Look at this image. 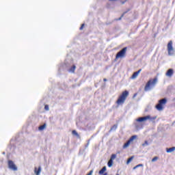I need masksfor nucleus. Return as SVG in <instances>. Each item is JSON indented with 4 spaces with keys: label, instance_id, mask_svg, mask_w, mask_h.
Returning a JSON list of instances; mask_svg holds the SVG:
<instances>
[{
    "label": "nucleus",
    "instance_id": "obj_2",
    "mask_svg": "<svg viewBox=\"0 0 175 175\" xmlns=\"http://www.w3.org/2000/svg\"><path fill=\"white\" fill-rule=\"evenodd\" d=\"M158 81L157 78H154L153 79L149 80L144 88V91H150L152 87H154L155 84H157Z\"/></svg>",
    "mask_w": 175,
    "mask_h": 175
},
{
    "label": "nucleus",
    "instance_id": "obj_12",
    "mask_svg": "<svg viewBox=\"0 0 175 175\" xmlns=\"http://www.w3.org/2000/svg\"><path fill=\"white\" fill-rule=\"evenodd\" d=\"M76 70V66L73 65L69 70L68 72L71 73H75V71Z\"/></svg>",
    "mask_w": 175,
    "mask_h": 175
},
{
    "label": "nucleus",
    "instance_id": "obj_18",
    "mask_svg": "<svg viewBox=\"0 0 175 175\" xmlns=\"http://www.w3.org/2000/svg\"><path fill=\"white\" fill-rule=\"evenodd\" d=\"M133 158H135V157H133V156H132L131 157L129 158V159H127L126 163H131V161L133 159Z\"/></svg>",
    "mask_w": 175,
    "mask_h": 175
},
{
    "label": "nucleus",
    "instance_id": "obj_19",
    "mask_svg": "<svg viewBox=\"0 0 175 175\" xmlns=\"http://www.w3.org/2000/svg\"><path fill=\"white\" fill-rule=\"evenodd\" d=\"M116 157H117L116 154H111L110 159H111V161H114V159H115Z\"/></svg>",
    "mask_w": 175,
    "mask_h": 175
},
{
    "label": "nucleus",
    "instance_id": "obj_15",
    "mask_svg": "<svg viewBox=\"0 0 175 175\" xmlns=\"http://www.w3.org/2000/svg\"><path fill=\"white\" fill-rule=\"evenodd\" d=\"M107 165H108L109 167H111L113 166V160L109 159V161H108Z\"/></svg>",
    "mask_w": 175,
    "mask_h": 175
},
{
    "label": "nucleus",
    "instance_id": "obj_5",
    "mask_svg": "<svg viewBox=\"0 0 175 175\" xmlns=\"http://www.w3.org/2000/svg\"><path fill=\"white\" fill-rule=\"evenodd\" d=\"M167 49L168 51V55H173L174 53V49H173V41L170 40L167 45Z\"/></svg>",
    "mask_w": 175,
    "mask_h": 175
},
{
    "label": "nucleus",
    "instance_id": "obj_7",
    "mask_svg": "<svg viewBox=\"0 0 175 175\" xmlns=\"http://www.w3.org/2000/svg\"><path fill=\"white\" fill-rule=\"evenodd\" d=\"M136 137H137V135H133L130 137V139L126 142V143H125L123 145V148H128V147H129V146L131 145V144L132 143V142H133V140H135V139H136Z\"/></svg>",
    "mask_w": 175,
    "mask_h": 175
},
{
    "label": "nucleus",
    "instance_id": "obj_21",
    "mask_svg": "<svg viewBox=\"0 0 175 175\" xmlns=\"http://www.w3.org/2000/svg\"><path fill=\"white\" fill-rule=\"evenodd\" d=\"M146 146H148V142L145 141L144 144H142V147H146Z\"/></svg>",
    "mask_w": 175,
    "mask_h": 175
},
{
    "label": "nucleus",
    "instance_id": "obj_23",
    "mask_svg": "<svg viewBox=\"0 0 175 175\" xmlns=\"http://www.w3.org/2000/svg\"><path fill=\"white\" fill-rule=\"evenodd\" d=\"M155 161H158V157H154L152 159V162H155Z\"/></svg>",
    "mask_w": 175,
    "mask_h": 175
},
{
    "label": "nucleus",
    "instance_id": "obj_22",
    "mask_svg": "<svg viewBox=\"0 0 175 175\" xmlns=\"http://www.w3.org/2000/svg\"><path fill=\"white\" fill-rule=\"evenodd\" d=\"M85 26V25L84 23H83L81 26V27L79 28L80 31H83L84 27Z\"/></svg>",
    "mask_w": 175,
    "mask_h": 175
},
{
    "label": "nucleus",
    "instance_id": "obj_28",
    "mask_svg": "<svg viewBox=\"0 0 175 175\" xmlns=\"http://www.w3.org/2000/svg\"><path fill=\"white\" fill-rule=\"evenodd\" d=\"M103 81H107V79L106 78H105V79H103Z\"/></svg>",
    "mask_w": 175,
    "mask_h": 175
},
{
    "label": "nucleus",
    "instance_id": "obj_11",
    "mask_svg": "<svg viewBox=\"0 0 175 175\" xmlns=\"http://www.w3.org/2000/svg\"><path fill=\"white\" fill-rule=\"evenodd\" d=\"M140 72H142V69H139L138 71L135 72L133 74L131 79H136V77H137L139 76V73H140Z\"/></svg>",
    "mask_w": 175,
    "mask_h": 175
},
{
    "label": "nucleus",
    "instance_id": "obj_10",
    "mask_svg": "<svg viewBox=\"0 0 175 175\" xmlns=\"http://www.w3.org/2000/svg\"><path fill=\"white\" fill-rule=\"evenodd\" d=\"M40 172H42V167L39 166L38 168V167H35L34 173L36 175H40Z\"/></svg>",
    "mask_w": 175,
    "mask_h": 175
},
{
    "label": "nucleus",
    "instance_id": "obj_25",
    "mask_svg": "<svg viewBox=\"0 0 175 175\" xmlns=\"http://www.w3.org/2000/svg\"><path fill=\"white\" fill-rule=\"evenodd\" d=\"M92 173H94V170H90V172L88 173L86 175H92Z\"/></svg>",
    "mask_w": 175,
    "mask_h": 175
},
{
    "label": "nucleus",
    "instance_id": "obj_20",
    "mask_svg": "<svg viewBox=\"0 0 175 175\" xmlns=\"http://www.w3.org/2000/svg\"><path fill=\"white\" fill-rule=\"evenodd\" d=\"M143 166V164H138L136 166H135L133 167V170H135V169H137V167H142Z\"/></svg>",
    "mask_w": 175,
    "mask_h": 175
},
{
    "label": "nucleus",
    "instance_id": "obj_1",
    "mask_svg": "<svg viewBox=\"0 0 175 175\" xmlns=\"http://www.w3.org/2000/svg\"><path fill=\"white\" fill-rule=\"evenodd\" d=\"M128 96H129V92H128V90L122 92V94L118 97V100H116V105H124Z\"/></svg>",
    "mask_w": 175,
    "mask_h": 175
},
{
    "label": "nucleus",
    "instance_id": "obj_17",
    "mask_svg": "<svg viewBox=\"0 0 175 175\" xmlns=\"http://www.w3.org/2000/svg\"><path fill=\"white\" fill-rule=\"evenodd\" d=\"M118 128V125L117 124H114L110 129V131H116V129H117Z\"/></svg>",
    "mask_w": 175,
    "mask_h": 175
},
{
    "label": "nucleus",
    "instance_id": "obj_26",
    "mask_svg": "<svg viewBox=\"0 0 175 175\" xmlns=\"http://www.w3.org/2000/svg\"><path fill=\"white\" fill-rule=\"evenodd\" d=\"M44 109H45V110L49 111V105H45Z\"/></svg>",
    "mask_w": 175,
    "mask_h": 175
},
{
    "label": "nucleus",
    "instance_id": "obj_8",
    "mask_svg": "<svg viewBox=\"0 0 175 175\" xmlns=\"http://www.w3.org/2000/svg\"><path fill=\"white\" fill-rule=\"evenodd\" d=\"M8 167L9 169H11V170H14L16 172L17 170V166H16V164H14V162L13 161H8Z\"/></svg>",
    "mask_w": 175,
    "mask_h": 175
},
{
    "label": "nucleus",
    "instance_id": "obj_14",
    "mask_svg": "<svg viewBox=\"0 0 175 175\" xmlns=\"http://www.w3.org/2000/svg\"><path fill=\"white\" fill-rule=\"evenodd\" d=\"M174 150H175V147L170 148L167 149V152H173V151H174Z\"/></svg>",
    "mask_w": 175,
    "mask_h": 175
},
{
    "label": "nucleus",
    "instance_id": "obj_13",
    "mask_svg": "<svg viewBox=\"0 0 175 175\" xmlns=\"http://www.w3.org/2000/svg\"><path fill=\"white\" fill-rule=\"evenodd\" d=\"M46 129V124H44L38 127L39 131H43Z\"/></svg>",
    "mask_w": 175,
    "mask_h": 175
},
{
    "label": "nucleus",
    "instance_id": "obj_27",
    "mask_svg": "<svg viewBox=\"0 0 175 175\" xmlns=\"http://www.w3.org/2000/svg\"><path fill=\"white\" fill-rule=\"evenodd\" d=\"M126 2V0H124V1H122V5H124Z\"/></svg>",
    "mask_w": 175,
    "mask_h": 175
},
{
    "label": "nucleus",
    "instance_id": "obj_30",
    "mask_svg": "<svg viewBox=\"0 0 175 175\" xmlns=\"http://www.w3.org/2000/svg\"><path fill=\"white\" fill-rule=\"evenodd\" d=\"M116 175H120L119 174H116Z\"/></svg>",
    "mask_w": 175,
    "mask_h": 175
},
{
    "label": "nucleus",
    "instance_id": "obj_4",
    "mask_svg": "<svg viewBox=\"0 0 175 175\" xmlns=\"http://www.w3.org/2000/svg\"><path fill=\"white\" fill-rule=\"evenodd\" d=\"M127 50H128V48L124 47L121 51H120L116 55V59H118V58H124V57L126 55Z\"/></svg>",
    "mask_w": 175,
    "mask_h": 175
},
{
    "label": "nucleus",
    "instance_id": "obj_6",
    "mask_svg": "<svg viewBox=\"0 0 175 175\" xmlns=\"http://www.w3.org/2000/svg\"><path fill=\"white\" fill-rule=\"evenodd\" d=\"M166 102H167L166 98H163L160 100L159 101L158 105H156V109L159 111L163 110V105H166Z\"/></svg>",
    "mask_w": 175,
    "mask_h": 175
},
{
    "label": "nucleus",
    "instance_id": "obj_24",
    "mask_svg": "<svg viewBox=\"0 0 175 175\" xmlns=\"http://www.w3.org/2000/svg\"><path fill=\"white\" fill-rule=\"evenodd\" d=\"M126 13V12H124L121 16L118 18V20H121L122 18V17H124V16H125V14Z\"/></svg>",
    "mask_w": 175,
    "mask_h": 175
},
{
    "label": "nucleus",
    "instance_id": "obj_3",
    "mask_svg": "<svg viewBox=\"0 0 175 175\" xmlns=\"http://www.w3.org/2000/svg\"><path fill=\"white\" fill-rule=\"evenodd\" d=\"M157 117H151L150 115L139 118L136 120L137 122H146L147 120H150V121H154V120H156Z\"/></svg>",
    "mask_w": 175,
    "mask_h": 175
},
{
    "label": "nucleus",
    "instance_id": "obj_16",
    "mask_svg": "<svg viewBox=\"0 0 175 175\" xmlns=\"http://www.w3.org/2000/svg\"><path fill=\"white\" fill-rule=\"evenodd\" d=\"M72 135H74V136H77V137H79V133H77V131H76V130H73L72 131Z\"/></svg>",
    "mask_w": 175,
    "mask_h": 175
},
{
    "label": "nucleus",
    "instance_id": "obj_29",
    "mask_svg": "<svg viewBox=\"0 0 175 175\" xmlns=\"http://www.w3.org/2000/svg\"><path fill=\"white\" fill-rule=\"evenodd\" d=\"M137 95V94H135L134 96H133V97L135 98V96H136Z\"/></svg>",
    "mask_w": 175,
    "mask_h": 175
},
{
    "label": "nucleus",
    "instance_id": "obj_9",
    "mask_svg": "<svg viewBox=\"0 0 175 175\" xmlns=\"http://www.w3.org/2000/svg\"><path fill=\"white\" fill-rule=\"evenodd\" d=\"M174 73V71L173 70V69L172 68H170L167 72L165 73V75L167 77H172L173 76Z\"/></svg>",
    "mask_w": 175,
    "mask_h": 175
}]
</instances>
